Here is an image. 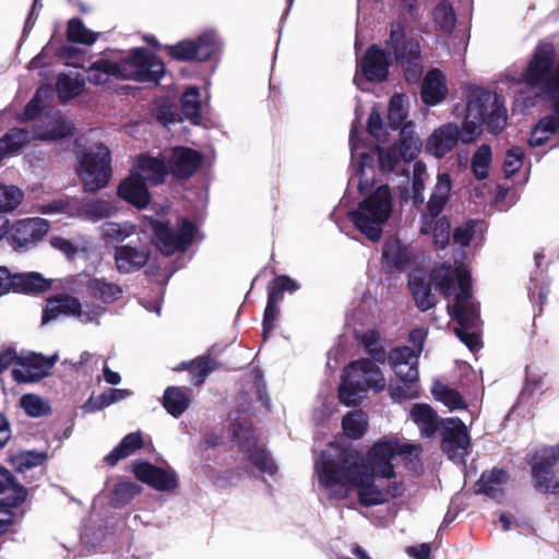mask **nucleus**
Returning a JSON list of instances; mask_svg holds the SVG:
<instances>
[{
    "label": "nucleus",
    "mask_w": 559,
    "mask_h": 559,
    "mask_svg": "<svg viewBox=\"0 0 559 559\" xmlns=\"http://www.w3.org/2000/svg\"><path fill=\"white\" fill-rule=\"evenodd\" d=\"M216 361L209 357H200L191 364V381L195 384H202L205 378L216 369Z\"/></svg>",
    "instance_id": "obj_54"
},
{
    "label": "nucleus",
    "mask_w": 559,
    "mask_h": 559,
    "mask_svg": "<svg viewBox=\"0 0 559 559\" xmlns=\"http://www.w3.org/2000/svg\"><path fill=\"white\" fill-rule=\"evenodd\" d=\"M409 262V253L400 239H386L382 251V263L389 271L402 270Z\"/></svg>",
    "instance_id": "obj_29"
},
{
    "label": "nucleus",
    "mask_w": 559,
    "mask_h": 559,
    "mask_svg": "<svg viewBox=\"0 0 559 559\" xmlns=\"http://www.w3.org/2000/svg\"><path fill=\"white\" fill-rule=\"evenodd\" d=\"M198 60L209 59L221 46V39L214 31H205L193 40Z\"/></svg>",
    "instance_id": "obj_46"
},
{
    "label": "nucleus",
    "mask_w": 559,
    "mask_h": 559,
    "mask_svg": "<svg viewBox=\"0 0 559 559\" xmlns=\"http://www.w3.org/2000/svg\"><path fill=\"white\" fill-rule=\"evenodd\" d=\"M409 100L404 94H394L389 103L388 119L399 143L386 145L390 135L380 112L373 108L368 120V131L378 141V158L383 173H405L404 165L415 159L421 151V140L413 122H405Z\"/></svg>",
    "instance_id": "obj_3"
},
{
    "label": "nucleus",
    "mask_w": 559,
    "mask_h": 559,
    "mask_svg": "<svg viewBox=\"0 0 559 559\" xmlns=\"http://www.w3.org/2000/svg\"><path fill=\"white\" fill-rule=\"evenodd\" d=\"M392 195L388 186L382 185L370 193L350 213L355 226L370 240L377 241L381 237L382 226L392 213Z\"/></svg>",
    "instance_id": "obj_8"
},
{
    "label": "nucleus",
    "mask_w": 559,
    "mask_h": 559,
    "mask_svg": "<svg viewBox=\"0 0 559 559\" xmlns=\"http://www.w3.org/2000/svg\"><path fill=\"white\" fill-rule=\"evenodd\" d=\"M22 408L32 417H39L49 411L45 400L34 394H26L21 399Z\"/></svg>",
    "instance_id": "obj_57"
},
{
    "label": "nucleus",
    "mask_w": 559,
    "mask_h": 559,
    "mask_svg": "<svg viewBox=\"0 0 559 559\" xmlns=\"http://www.w3.org/2000/svg\"><path fill=\"white\" fill-rule=\"evenodd\" d=\"M201 98L200 91L195 86H189L181 97V109L187 119L194 124L200 123Z\"/></svg>",
    "instance_id": "obj_41"
},
{
    "label": "nucleus",
    "mask_w": 559,
    "mask_h": 559,
    "mask_svg": "<svg viewBox=\"0 0 559 559\" xmlns=\"http://www.w3.org/2000/svg\"><path fill=\"white\" fill-rule=\"evenodd\" d=\"M48 229L49 225L44 218L20 219L8 225V242L14 249H25L28 245L40 240Z\"/></svg>",
    "instance_id": "obj_18"
},
{
    "label": "nucleus",
    "mask_w": 559,
    "mask_h": 559,
    "mask_svg": "<svg viewBox=\"0 0 559 559\" xmlns=\"http://www.w3.org/2000/svg\"><path fill=\"white\" fill-rule=\"evenodd\" d=\"M202 163V156L194 150L188 147H175L169 157V169L177 178L192 176Z\"/></svg>",
    "instance_id": "obj_24"
},
{
    "label": "nucleus",
    "mask_w": 559,
    "mask_h": 559,
    "mask_svg": "<svg viewBox=\"0 0 559 559\" xmlns=\"http://www.w3.org/2000/svg\"><path fill=\"white\" fill-rule=\"evenodd\" d=\"M507 122V110L501 100L484 88L472 87L467 93L466 114L459 126L448 122L436 128L426 140L425 150L436 158H442L452 152L459 141L472 143L478 139L486 124L491 133L500 132Z\"/></svg>",
    "instance_id": "obj_2"
},
{
    "label": "nucleus",
    "mask_w": 559,
    "mask_h": 559,
    "mask_svg": "<svg viewBox=\"0 0 559 559\" xmlns=\"http://www.w3.org/2000/svg\"><path fill=\"white\" fill-rule=\"evenodd\" d=\"M147 183L130 174L118 187V194L121 199L138 209H144L151 201Z\"/></svg>",
    "instance_id": "obj_27"
},
{
    "label": "nucleus",
    "mask_w": 559,
    "mask_h": 559,
    "mask_svg": "<svg viewBox=\"0 0 559 559\" xmlns=\"http://www.w3.org/2000/svg\"><path fill=\"white\" fill-rule=\"evenodd\" d=\"M31 136L24 129L13 128L0 138V160L16 154L29 141Z\"/></svg>",
    "instance_id": "obj_39"
},
{
    "label": "nucleus",
    "mask_w": 559,
    "mask_h": 559,
    "mask_svg": "<svg viewBox=\"0 0 559 559\" xmlns=\"http://www.w3.org/2000/svg\"><path fill=\"white\" fill-rule=\"evenodd\" d=\"M131 395L126 389H110L98 396L91 397L84 405L86 412L99 411L110 404L124 400Z\"/></svg>",
    "instance_id": "obj_43"
},
{
    "label": "nucleus",
    "mask_w": 559,
    "mask_h": 559,
    "mask_svg": "<svg viewBox=\"0 0 559 559\" xmlns=\"http://www.w3.org/2000/svg\"><path fill=\"white\" fill-rule=\"evenodd\" d=\"M558 460L559 444L536 451L530 462L535 488L546 493H559V479L552 469Z\"/></svg>",
    "instance_id": "obj_14"
},
{
    "label": "nucleus",
    "mask_w": 559,
    "mask_h": 559,
    "mask_svg": "<svg viewBox=\"0 0 559 559\" xmlns=\"http://www.w3.org/2000/svg\"><path fill=\"white\" fill-rule=\"evenodd\" d=\"M409 416L418 427L421 436L431 437L437 431L438 416L429 405L415 404L411 408Z\"/></svg>",
    "instance_id": "obj_30"
},
{
    "label": "nucleus",
    "mask_w": 559,
    "mask_h": 559,
    "mask_svg": "<svg viewBox=\"0 0 559 559\" xmlns=\"http://www.w3.org/2000/svg\"><path fill=\"white\" fill-rule=\"evenodd\" d=\"M106 308L96 302H82L78 297L61 295L49 299L43 313V323H48L64 314L83 324H100Z\"/></svg>",
    "instance_id": "obj_9"
},
{
    "label": "nucleus",
    "mask_w": 559,
    "mask_h": 559,
    "mask_svg": "<svg viewBox=\"0 0 559 559\" xmlns=\"http://www.w3.org/2000/svg\"><path fill=\"white\" fill-rule=\"evenodd\" d=\"M427 166L423 162H416L413 171V199L415 203L424 202Z\"/></svg>",
    "instance_id": "obj_56"
},
{
    "label": "nucleus",
    "mask_w": 559,
    "mask_h": 559,
    "mask_svg": "<svg viewBox=\"0 0 559 559\" xmlns=\"http://www.w3.org/2000/svg\"><path fill=\"white\" fill-rule=\"evenodd\" d=\"M169 55L177 60H198V52L193 40H182L168 47Z\"/></svg>",
    "instance_id": "obj_58"
},
{
    "label": "nucleus",
    "mask_w": 559,
    "mask_h": 559,
    "mask_svg": "<svg viewBox=\"0 0 559 559\" xmlns=\"http://www.w3.org/2000/svg\"><path fill=\"white\" fill-rule=\"evenodd\" d=\"M150 258L146 245H121L115 248L114 260L119 273L129 274L142 269Z\"/></svg>",
    "instance_id": "obj_23"
},
{
    "label": "nucleus",
    "mask_w": 559,
    "mask_h": 559,
    "mask_svg": "<svg viewBox=\"0 0 559 559\" xmlns=\"http://www.w3.org/2000/svg\"><path fill=\"white\" fill-rule=\"evenodd\" d=\"M85 84L84 76L78 70H70L58 76L57 91L62 100L79 95Z\"/></svg>",
    "instance_id": "obj_35"
},
{
    "label": "nucleus",
    "mask_w": 559,
    "mask_h": 559,
    "mask_svg": "<svg viewBox=\"0 0 559 559\" xmlns=\"http://www.w3.org/2000/svg\"><path fill=\"white\" fill-rule=\"evenodd\" d=\"M58 356L47 358L40 354H21L16 366L12 369V376L17 382H35L48 374Z\"/></svg>",
    "instance_id": "obj_20"
},
{
    "label": "nucleus",
    "mask_w": 559,
    "mask_h": 559,
    "mask_svg": "<svg viewBox=\"0 0 559 559\" xmlns=\"http://www.w3.org/2000/svg\"><path fill=\"white\" fill-rule=\"evenodd\" d=\"M358 71L354 82L358 88L364 90L360 85L361 76L370 82H382L389 73V60L385 53L376 45L371 46L358 64Z\"/></svg>",
    "instance_id": "obj_21"
},
{
    "label": "nucleus",
    "mask_w": 559,
    "mask_h": 559,
    "mask_svg": "<svg viewBox=\"0 0 559 559\" xmlns=\"http://www.w3.org/2000/svg\"><path fill=\"white\" fill-rule=\"evenodd\" d=\"M408 286L412 290L416 306L426 311L436 305L435 296L431 294L429 284L418 274L409 276Z\"/></svg>",
    "instance_id": "obj_37"
},
{
    "label": "nucleus",
    "mask_w": 559,
    "mask_h": 559,
    "mask_svg": "<svg viewBox=\"0 0 559 559\" xmlns=\"http://www.w3.org/2000/svg\"><path fill=\"white\" fill-rule=\"evenodd\" d=\"M342 425L347 437L358 439L366 431L367 416L361 411L350 412L343 418Z\"/></svg>",
    "instance_id": "obj_49"
},
{
    "label": "nucleus",
    "mask_w": 559,
    "mask_h": 559,
    "mask_svg": "<svg viewBox=\"0 0 559 559\" xmlns=\"http://www.w3.org/2000/svg\"><path fill=\"white\" fill-rule=\"evenodd\" d=\"M385 385V378L374 361L358 359L344 369L338 397L344 405L354 406L360 403L369 390L380 392Z\"/></svg>",
    "instance_id": "obj_7"
},
{
    "label": "nucleus",
    "mask_w": 559,
    "mask_h": 559,
    "mask_svg": "<svg viewBox=\"0 0 559 559\" xmlns=\"http://www.w3.org/2000/svg\"><path fill=\"white\" fill-rule=\"evenodd\" d=\"M116 212V206L106 200H96L83 204L79 210V215L91 221H98L111 216Z\"/></svg>",
    "instance_id": "obj_45"
},
{
    "label": "nucleus",
    "mask_w": 559,
    "mask_h": 559,
    "mask_svg": "<svg viewBox=\"0 0 559 559\" xmlns=\"http://www.w3.org/2000/svg\"><path fill=\"white\" fill-rule=\"evenodd\" d=\"M73 130V124L59 112L49 115L33 130L32 139L51 141L68 136Z\"/></svg>",
    "instance_id": "obj_26"
},
{
    "label": "nucleus",
    "mask_w": 559,
    "mask_h": 559,
    "mask_svg": "<svg viewBox=\"0 0 559 559\" xmlns=\"http://www.w3.org/2000/svg\"><path fill=\"white\" fill-rule=\"evenodd\" d=\"M491 164V150L488 145L484 144L478 147L472 159V168L478 179H484L488 176Z\"/></svg>",
    "instance_id": "obj_53"
},
{
    "label": "nucleus",
    "mask_w": 559,
    "mask_h": 559,
    "mask_svg": "<svg viewBox=\"0 0 559 559\" xmlns=\"http://www.w3.org/2000/svg\"><path fill=\"white\" fill-rule=\"evenodd\" d=\"M280 300L276 299V297L267 296V305L264 310V318H263V335L266 336L267 333H270L274 326L275 322L277 320L278 313H280Z\"/></svg>",
    "instance_id": "obj_60"
},
{
    "label": "nucleus",
    "mask_w": 559,
    "mask_h": 559,
    "mask_svg": "<svg viewBox=\"0 0 559 559\" xmlns=\"http://www.w3.org/2000/svg\"><path fill=\"white\" fill-rule=\"evenodd\" d=\"M24 199L23 191L16 186L0 185V213H11Z\"/></svg>",
    "instance_id": "obj_48"
},
{
    "label": "nucleus",
    "mask_w": 559,
    "mask_h": 559,
    "mask_svg": "<svg viewBox=\"0 0 559 559\" xmlns=\"http://www.w3.org/2000/svg\"><path fill=\"white\" fill-rule=\"evenodd\" d=\"M141 491L142 488L138 484L132 481H121L116 485L110 502L114 507L124 506L134 497L140 495Z\"/></svg>",
    "instance_id": "obj_51"
},
{
    "label": "nucleus",
    "mask_w": 559,
    "mask_h": 559,
    "mask_svg": "<svg viewBox=\"0 0 559 559\" xmlns=\"http://www.w3.org/2000/svg\"><path fill=\"white\" fill-rule=\"evenodd\" d=\"M431 216L429 213L423 217L420 226L421 234H432L435 245L443 249L450 239V223L444 218H437Z\"/></svg>",
    "instance_id": "obj_32"
},
{
    "label": "nucleus",
    "mask_w": 559,
    "mask_h": 559,
    "mask_svg": "<svg viewBox=\"0 0 559 559\" xmlns=\"http://www.w3.org/2000/svg\"><path fill=\"white\" fill-rule=\"evenodd\" d=\"M433 20L437 26L445 33L452 32L455 26V14L452 5L447 1H441L433 10Z\"/></svg>",
    "instance_id": "obj_52"
},
{
    "label": "nucleus",
    "mask_w": 559,
    "mask_h": 559,
    "mask_svg": "<svg viewBox=\"0 0 559 559\" xmlns=\"http://www.w3.org/2000/svg\"><path fill=\"white\" fill-rule=\"evenodd\" d=\"M50 287V282L40 273H15V293L44 292Z\"/></svg>",
    "instance_id": "obj_40"
},
{
    "label": "nucleus",
    "mask_w": 559,
    "mask_h": 559,
    "mask_svg": "<svg viewBox=\"0 0 559 559\" xmlns=\"http://www.w3.org/2000/svg\"><path fill=\"white\" fill-rule=\"evenodd\" d=\"M442 450L448 456L461 462L466 454L469 445V436L465 424L459 418H448L442 420Z\"/></svg>",
    "instance_id": "obj_19"
},
{
    "label": "nucleus",
    "mask_w": 559,
    "mask_h": 559,
    "mask_svg": "<svg viewBox=\"0 0 559 559\" xmlns=\"http://www.w3.org/2000/svg\"><path fill=\"white\" fill-rule=\"evenodd\" d=\"M143 445L142 435L140 432H131L127 435L120 443L105 457L109 465H115L118 461L128 457L135 450Z\"/></svg>",
    "instance_id": "obj_38"
},
{
    "label": "nucleus",
    "mask_w": 559,
    "mask_h": 559,
    "mask_svg": "<svg viewBox=\"0 0 559 559\" xmlns=\"http://www.w3.org/2000/svg\"><path fill=\"white\" fill-rule=\"evenodd\" d=\"M299 284L289 276L280 275L276 276L269 287V296L276 297L277 300L282 301L284 293L293 294L299 289Z\"/></svg>",
    "instance_id": "obj_55"
},
{
    "label": "nucleus",
    "mask_w": 559,
    "mask_h": 559,
    "mask_svg": "<svg viewBox=\"0 0 559 559\" xmlns=\"http://www.w3.org/2000/svg\"><path fill=\"white\" fill-rule=\"evenodd\" d=\"M145 227L152 229L156 246L164 254H173L176 251L186 250L193 241L195 236V226L182 219L177 230L153 218H145Z\"/></svg>",
    "instance_id": "obj_13"
},
{
    "label": "nucleus",
    "mask_w": 559,
    "mask_h": 559,
    "mask_svg": "<svg viewBox=\"0 0 559 559\" xmlns=\"http://www.w3.org/2000/svg\"><path fill=\"white\" fill-rule=\"evenodd\" d=\"M356 123H353L349 142L352 148L353 174L349 178V185L357 187L360 192L366 191L373 180L372 157L357 142Z\"/></svg>",
    "instance_id": "obj_17"
},
{
    "label": "nucleus",
    "mask_w": 559,
    "mask_h": 559,
    "mask_svg": "<svg viewBox=\"0 0 559 559\" xmlns=\"http://www.w3.org/2000/svg\"><path fill=\"white\" fill-rule=\"evenodd\" d=\"M559 132V99L555 104V116L542 119L532 130L528 144L532 147L542 146L551 134Z\"/></svg>",
    "instance_id": "obj_31"
},
{
    "label": "nucleus",
    "mask_w": 559,
    "mask_h": 559,
    "mask_svg": "<svg viewBox=\"0 0 559 559\" xmlns=\"http://www.w3.org/2000/svg\"><path fill=\"white\" fill-rule=\"evenodd\" d=\"M192 392L188 388L171 386L165 391L164 406L175 417L180 416L190 405Z\"/></svg>",
    "instance_id": "obj_33"
},
{
    "label": "nucleus",
    "mask_w": 559,
    "mask_h": 559,
    "mask_svg": "<svg viewBox=\"0 0 559 559\" xmlns=\"http://www.w3.org/2000/svg\"><path fill=\"white\" fill-rule=\"evenodd\" d=\"M421 449L418 444L397 439L377 442L362 456L354 449L330 445L314 459V477L320 491L329 499L343 500L352 490L365 507L388 502L404 492L395 477L399 460L413 461Z\"/></svg>",
    "instance_id": "obj_1"
},
{
    "label": "nucleus",
    "mask_w": 559,
    "mask_h": 559,
    "mask_svg": "<svg viewBox=\"0 0 559 559\" xmlns=\"http://www.w3.org/2000/svg\"><path fill=\"white\" fill-rule=\"evenodd\" d=\"M500 84L535 87L542 93L554 95L559 91V61L555 63V49L551 44H539L525 70L515 66L501 75Z\"/></svg>",
    "instance_id": "obj_6"
},
{
    "label": "nucleus",
    "mask_w": 559,
    "mask_h": 559,
    "mask_svg": "<svg viewBox=\"0 0 559 559\" xmlns=\"http://www.w3.org/2000/svg\"><path fill=\"white\" fill-rule=\"evenodd\" d=\"M362 343L376 361H384L385 353L379 343V335L374 331H368L362 335Z\"/></svg>",
    "instance_id": "obj_62"
},
{
    "label": "nucleus",
    "mask_w": 559,
    "mask_h": 559,
    "mask_svg": "<svg viewBox=\"0 0 559 559\" xmlns=\"http://www.w3.org/2000/svg\"><path fill=\"white\" fill-rule=\"evenodd\" d=\"M475 228V222H467L466 224L459 226L453 233L454 242L461 247L468 246L474 237Z\"/></svg>",
    "instance_id": "obj_64"
},
{
    "label": "nucleus",
    "mask_w": 559,
    "mask_h": 559,
    "mask_svg": "<svg viewBox=\"0 0 559 559\" xmlns=\"http://www.w3.org/2000/svg\"><path fill=\"white\" fill-rule=\"evenodd\" d=\"M431 392L435 399L445 405L450 411L466 407V403L459 392L440 382L433 384Z\"/></svg>",
    "instance_id": "obj_44"
},
{
    "label": "nucleus",
    "mask_w": 559,
    "mask_h": 559,
    "mask_svg": "<svg viewBox=\"0 0 559 559\" xmlns=\"http://www.w3.org/2000/svg\"><path fill=\"white\" fill-rule=\"evenodd\" d=\"M165 66L144 48H135L121 62L105 59L94 62L87 70V79L93 84H104L111 76L141 82H158Z\"/></svg>",
    "instance_id": "obj_5"
},
{
    "label": "nucleus",
    "mask_w": 559,
    "mask_h": 559,
    "mask_svg": "<svg viewBox=\"0 0 559 559\" xmlns=\"http://www.w3.org/2000/svg\"><path fill=\"white\" fill-rule=\"evenodd\" d=\"M523 157V150L519 146H513L507 152L503 163V170L507 176L514 175L522 167Z\"/></svg>",
    "instance_id": "obj_61"
},
{
    "label": "nucleus",
    "mask_w": 559,
    "mask_h": 559,
    "mask_svg": "<svg viewBox=\"0 0 559 559\" xmlns=\"http://www.w3.org/2000/svg\"><path fill=\"white\" fill-rule=\"evenodd\" d=\"M78 175L85 191L95 192L104 188L111 176L110 152L103 144H96L79 159Z\"/></svg>",
    "instance_id": "obj_10"
},
{
    "label": "nucleus",
    "mask_w": 559,
    "mask_h": 559,
    "mask_svg": "<svg viewBox=\"0 0 559 559\" xmlns=\"http://www.w3.org/2000/svg\"><path fill=\"white\" fill-rule=\"evenodd\" d=\"M71 289L74 293H86L103 304H112L119 300L123 293L117 283L87 273L78 274L72 281Z\"/></svg>",
    "instance_id": "obj_16"
},
{
    "label": "nucleus",
    "mask_w": 559,
    "mask_h": 559,
    "mask_svg": "<svg viewBox=\"0 0 559 559\" xmlns=\"http://www.w3.org/2000/svg\"><path fill=\"white\" fill-rule=\"evenodd\" d=\"M448 95L445 78L441 71L435 69L429 71L421 84V98L428 106L441 103Z\"/></svg>",
    "instance_id": "obj_28"
},
{
    "label": "nucleus",
    "mask_w": 559,
    "mask_h": 559,
    "mask_svg": "<svg viewBox=\"0 0 559 559\" xmlns=\"http://www.w3.org/2000/svg\"><path fill=\"white\" fill-rule=\"evenodd\" d=\"M234 438L239 449L247 454V460L253 464L261 473L274 476L277 466L262 445L258 443L257 437L249 425H238L234 427Z\"/></svg>",
    "instance_id": "obj_15"
},
{
    "label": "nucleus",
    "mask_w": 559,
    "mask_h": 559,
    "mask_svg": "<svg viewBox=\"0 0 559 559\" xmlns=\"http://www.w3.org/2000/svg\"><path fill=\"white\" fill-rule=\"evenodd\" d=\"M102 237L108 241H123L136 234V226L130 222H106L100 226Z\"/></svg>",
    "instance_id": "obj_42"
},
{
    "label": "nucleus",
    "mask_w": 559,
    "mask_h": 559,
    "mask_svg": "<svg viewBox=\"0 0 559 559\" xmlns=\"http://www.w3.org/2000/svg\"><path fill=\"white\" fill-rule=\"evenodd\" d=\"M0 495L4 497L1 501L7 506H15L25 500L26 492L19 486L9 471L0 467Z\"/></svg>",
    "instance_id": "obj_36"
},
{
    "label": "nucleus",
    "mask_w": 559,
    "mask_h": 559,
    "mask_svg": "<svg viewBox=\"0 0 559 559\" xmlns=\"http://www.w3.org/2000/svg\"><path fill=\"white\" fill-rule=\"evenodd\" d=\"M51 95L49 86H41L37 90L33 99L27 104L22 116V120L34 119L40 110V104Z\"/></svg>",
    "instance_id": "obj_59"
},
{
    "label": "nucleus",
    "mask_w": 559,
    "mask_h": 559,
    "mask_svg": "<svg viewBox=\"0 0 559 559\" xmlns=\"http://www.w3.org/2000/svg\"><path fill=\"white\" fill-rule=\"evenodd\" d=\"M431 281L448 300V313L459 323V328L455 329L456 336L472 352L479 349V311L472 295L468 269L463 265L452 269L442 264L432 271Z\"/></svg>",
    "instance_id": "obj_4"
},
{
    "label": "nucleus",
    "mask_w": 559,
    "mask_h": 559,
    "mask_svg": "<svg viewBox=\"0 0 559 559\" xmlns=\"http://www.w3.org/2000/svg\"><path fill=\"white\" fill-rule=\"evenodd\" d=\"M45 457L46 455L41 453L25 452L15 456L13 463L16 469L23 473L28 468L40 465Z\"/></svg>",
    "instance_id": "obj_63"
},
{
    "label": "nucleus",
    "mask_w": 559,
    "mask_h": 559,
    "mask_svg": "<svg viewBox=\"0 0 559 559\" xmlns=\"http://www.w3.org/2000/svg\"><path fill=\"white\" fill-rule=\"evenodd\" d=\"M508 480V475L503 469L493 468L491 472L484 473L479 479V491L496 497L500 487Z\"/></svg>",
    "instance_id": "obj_47"
},
{
    "label": "nucleus",
    "mask_w": 559,
    "mask_h": 559,
    "mask_svg": "<svg viewBox=\"0 0 559 559\" xmlns=\"http://www.w3.org/2000/svg\"><path fill=\"white\" fill-rule=\"evenodd\" d=\"M68 39L83 45H92L97 39V34L86 28L80 19H72L68 23Z\"/></svg>",
    "instance_id": "obj_50"
},
{
    "label": "nucleus",
    "mask_w": 559,
    "mask_h": 559,
    "mask_svg": "<svg viewBox=\"0 0 559 559\" xmlns=\"http://www.w3.org/2000/svg\"><path fill=\"white\" fill-rule=\"evenodd\" d=\"M131 174L146 183L158 185L167 175L164 159L148 155H140L134 159Z\"/></svg>",
    "instance_id": "obj_25"
},
{
    "label": "nucleus",
    "mask_w": 559,
    "mask_h": 559,
    "mask_svg": "<svg viewBox=\"0 0 559 559\" xmlns=\"http://www.w3.org/2000/svg\"><path fill=\"white\" fill-rule=\"evenodd\" d=\"M386 45L392 50L395 60L404 69L406 80L416 82L421 74L419 45L413 39H406L404 27L400 22L391 25L390 38Z\"/></svg>",
    "instance_id": "obj_12"
},
{
    "label": "nucleus",
    "mask_w": 559,
    "mask_h": 559,
    "mask_svg": "<svg viewBox=\"0 0 559 559\" xmlns=\"http://www.w3.org/2000/svg\"><path fill=\"white\" fill-rule=\"evenodd\" d=\"M132 472L136 479L158 491H171L178 486V477L173 469H164L144 461H136L132 465Z\"/></svg>",
    "instance_id": "obj_22"
},
{
    "label": "nucleus",
    "mask_w": 559,
    "mask_h": 559,
    "mask_svg": "<svg viewBox=\"0 0 559 559\" xmlns=\"http://www.w3.org/2000/svg\"><path fill=\"white\" fill-rule=\"evenodd\" d=\"M389 362L395 374L404 383L403 386L390 384L391 397L396 402L415 397L417 395L415 383L418 380V357L416 353L407 346L395 348L389 354Z\"/></svg>",
    "instance_id": "obj_11"
},
{
    "label": "nucleus",
    "mask_w": 559,
    "mask_h": 559,
    "mask_svg": "<svg viewBox=\"0 0 559 559\" xmlns=\"http://www.w3.org/2000/svg\"><path fill=\"white\" fill-rule=\"evenodd\" d=\"M451 191V178L448 174H440L427 204L428 213L438 216L445 206Z\"/></svg>",
    "instance_id": "obj_34"
}]
</instances>
